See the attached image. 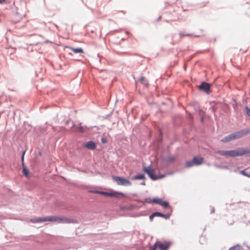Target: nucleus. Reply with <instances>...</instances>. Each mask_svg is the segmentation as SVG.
Instances as JSON below:
<instances>
[{
	"label": "nucleus",
	"instance_id": "423d86ee",
	"mask_svg": "<svg viewBox=\"0 0 250 250\" xmlns=\"http://www.w3.org/2000/svg\"><path fill=\"white\" fill-rule=\"evenodd\" d=\"M156 245L157 246V248L160 249L161 250H167L170 245L169 242H165L164 243H161L160 242H157Z\"/></svg>",
	"mask_w": 250,
	"mask_h": 250
},
{
	"label": "nucleus",
	"instance_id": "7ed1b4c3",
	"mask_svg": "<svg viewBox=\"0 0 250 250\" xmlns=\"http://www.w3.org/2000/svg\"><path fill=\"white\" fill-rule=\"evenodd\" d=\"M204 159L201 157H194L192 161H188L186 163L187 167H192L193 166H199L203 163Z\"/></svg>",
	"mask_w": 250,
	"mask_h": 250
},
{
	"label": "nucleus",
	"instance_id": "dca6fc26",
	"mask_svg": "<svg viewBox=\"0 0 250 250\" xmlns=\"http://www.w3.org/2000/svg\"><path fill=\"white\" fill-rule=\"evenodd\" d=\"M71 50L73 51L74 53H83V50L81 48H74L72 47H68Z\"/></svg>",
	"mask_w": 250,
	"mask_h": 250
},
{
	"label": "nucleus",
	"instance_id": "1a4fd4ad",
	"mask_svg": "<svg viewBox=\"0 0 250 250\" xmlns=\"http://www.w3.org/2000/svg\"><path fill=\"white\" fill-rule=\"evenodd\" d=\"M153 202H155L161 206L165 207V208H168L169 204L168 202L166 201H163L161 199L159 198H154L153 199Z\"/></svg>",
	"mask_w": 250,
	"mask_h": 250
},
{
	"label": "nucleus",
	"instance_id": "a878e982",
	"mask_svg": "<svg viewBox=\"0 0 250 250\" xmlns=\"http://www.w3.org/2000/svg\"><path fill=\"white\" fill-rule=\"evenodd\" d=\"M25 153V151H23V152L22 153V158H21L22 162H23L24 155Z\"/></svg>",
	"mask_w": 250,
	"mask_h": 250
},
{
	"label": "nucleus",
	"instance_id": "9b49d317",
	"mask_svg": "<svg viewBox=\"0 0 250 250\" xmlns=\"http://www.w3.org/2000/svg\"><path fill=\"white\" fill-rule=\"evenodd\" d=\"M199 88L205 92L208 93L209 90L210 85L208 83H203L200 85Z\"/></svg>",
	"mask_w": 250,
	"mask_h": 250
},
{
	"label": "nucleus",
	"instance_id": "7c9ffc66",
	"mask_svg": "<svg viewBox=\"0 0 250 250\" xmlns=\"http://www.w3.org/2000/svg\"><path fill=\"white\" fill-rule=\"evenodd\" d=\"M174 159L173 158H172L171 159H169V161H172Z\"/></svg>",
	"mask_w": 250,
	"mask_h": 250
},
{
	"label": "nucleus",
	"instance_id": "0eeeda50",
	"mask_svg": "<svg viewBox=\"0 0 250 250\" xmlns=\"http://www.w3.org/2000/svg\"><path fill=\"white\" fill-rule=\"evenodd\" d=\"M248 132L245 131L244 130H241L239 131L235 132L231 134L232 138L233 140L239 139L243 136L246 135Z\"/></svg>",
	"mask_w": 250,
	"mask_h": 250
},
{
	"label": "nucleus",
	"instance_id": "9d476101",
	"mask_svg": "<svg viewBox=\"0 0 250 250\" xmlns=\"http://www.w3.org/2000/svg\"><path fill=\"white\" fill-rule=\"evenodd\" d=\"M84 147L89 149H94L96 147V144L92 141H89L87 143L84 144Z\"/></svg>",
	"mask_w": 250,
	"mask_h": 250
},
{
	"label": "nucleus",
	"instance_id": "2eb2a0df",
	"mask_svg": "<svg viewBox=\"0 0 250 250\" xmlns=\"http://www.w3.org/2000/svg\"><path fill=\"white\" fill-rule=\"evenodd\" d=\"M94 192L96 193L101 194L104 196H110V197H112V192H104V191H95Z\"/></svg>",
	"mask_w": 250,
	"mask_h": 250
},
{
	"label": "nucleus",
	"instance_id": "f257e3e1",
	"mask_svg": "<svg viewBox=\"0 0 250 250\" xmlns=\"http://www.w3.org/2000/svg\"><path fill=\"white\" fill-rule=\"evenodd\" d=\"M46 221L55 222L60 224H74L77 222L76 220L72 218L55 216L38 218L35 219L33 222H42Z\"/></svg>",
	"mask_w": 250,
	"mask_h": 250
},
{
	"label": "nucleus",
	"instance_id": "f3484780",
	"mask_svg": "<svg viewBox=\"0 0 250 250\" xmlns=\"http://www.w3.org/2000/svg\"><path fill=\"white\" fill-rule=\"evenodd\" d=\"M141 83H142L143 85H144L145 86H147L148 85V83L146 80V78L142 76L140 78L139 80Z\"/></svg>",
	"mask_w": 250,
	"mask_h": 250
},
{
	"label": "nucleus",
	"instance_id": "20e7f679",
	"mask_svg": "<svg viewBox=\"0 0 250 250\" xmlns=\"http://www.w3.org/2000/svg\"><path fill=\"white\" fill-rule=\"evenodd\" d=\"M144 171L146 173L149 177L152 180H156L158 179H161L164 177L163 175H156L154 174V171L152 169L151 167H144Z\"/></svg>",
	"mask_w": 250,
	"mask_h": 250
},
{
	"label": "nucleus",
	"instance_id": "c756f323",
	"mask_svg": "<svg viewBox=\"0 0 250 250\" xmlns=\"http://www.w3.org/2000/svg\"><path fill=\"white\" fill-rule=\"evenodd\" d=\"M102 142H103V143H105V141H104L103 139H102Z\"/></svg>",
	"mask_w": 250,
	"mask_h": 250
},
{
	"label": "nucleus",
	"instance_id": "f8f14e48",
	"mask_svg": "<svg viewBox=\"0 0 250 250\" xmlns=\"http://www.w3.org/2000/svg\"><path fill=\"white\" fill-rule=\"evenodd\" d=\"M112 197L122 198L125 197V194L120 192L113 191L112 192Z\"/></svg>",
	"mask_w": 250,
	"mask_h": 250
},
{
	"label": "nucleus",
	"instance_id": "5701e85b",
	"mask_svg": "<svg viewBox=\"0 0 250 250\" xmlns=\"http://www.w3.org/2000/svg\"><path fill=\"white\" fill-rule=\"evenodd\" d=\"M157 248V246L156 245V243L154 245L153 247H152L149 250H155Z\"/></svg>",
	"mask_w": 250,
	"mask_h": 250
},
{
	"label": "nucleus",
	"instance_id": "6e6552de",
	"mask_svg": "<svg viewBox=\"0 0 250 250\" xmlns=\"http://www.w3.org/2000/svg\"><path fill=\"white\" fill-rule=\"evenodd\" d=\"M73 129L74 131L81 133H83L86 130V127L85 126H82L81 124L78 125H74L73 126Z\"/></svg>",
	"mask_w": 250,
	"mask_h": 250
},
{
	"label": "nucleus",
	"instance_id": "a211bd4d",
	"mask_svg": "<svg viewBox=\"0 0 250 250\" xmlns=\"http://www.w3.org/2000/svg\"><path fill=\"white\" fill-rule=\"evenodd\" d=\"M145 178V175L144 174H138L132 178L133 180H141Z\"/></svg>",
	"mask_w": 250,
	"mask_h": 250
},
{
	"label": "nucleus",
	"instance_id": "aec40b11",
	"mask_svg": "<svg viewBox=\"0 0 250 250\" xmlns=\"http://www.w3.org/2000/svg\"><path fill=\"white\" fill-rule=\"evenodd\" d=\"M154 215H155V216H159V217L164 216V214L160 213V212H156L154 213Z\"/></svg>",
	"mask_w": 250,
	"mask_h": 250
},
{
	"label": "nucleus",
	"instance_id": "c85d7f7f",
	"mask_svg": "<svg viewBox=\"0 0 250 250\" xmlns=\"http://www.w3.org/2000/svg\"><path fill=\"white\" fill-rule=\"evenodd\" d=\"M201 121H202V122H203V117H202V118H201Z\"/></svg>",
	"mask_w": 250,
	"mask_h": 250
},
{
	"label": "nucleus",
	"instance_id": "4468645a",
	"mask_svg": "<svg viewBox=\"0 0 250 250\" xmlns=\"http://www.w3.org/2000/svg\"><path fill=\"white\" fill-rule=\"evenodd\" d=\"M22 167H23V169H22V173H23V174L26 176V177L28 178L29 177V170L27 169V168H26V167H25L24 166V164H23V163H22Z\"/></svg>",
	"mask_w": 250,
	"mask_h": 250
},
{
	"label": "nucleus",
	"instance_id": "6ab92c4d",
	"mask_svg": "<svg viewBox=\"0 0 250 250\" xmlns=\"http://www.w3.org/2000/svg\"><path fill=\"white\" fill-rule=\"evenodd\" d=\"M241 247L239 245H236L233 247H232L229 249V250H240Z\"/></svg>",
	"mask_w": 250,
	"mask_h": 250
},
{
	"label": "nucleus",
	"instance_id": "b1692460",
	"mask_svg": "<svg viewBox=\"0 0 250 250\" xmlns=\"http://www.w3.org/2000/svg\"><path fill=\"white\" fill-rule=\"evenodd\" d=\"M154 217H155V215H154V213H153V214H152L151 215H150V217H149V219H150V220L151 221H152Z\"/></svg>",
	"mask_w": 250,
	"mask_h": 250
},
{
	"label": "nucleus",
	"instance_id": "4be33fe9",
	"mask_svg": "<svg viewBox=\"0 0 250 250\" xmlns=\"http://www.w3.org/2000/svg\"><path fill=\"white\" fill-rule=\"evenodd\" d=\"M247 114L250 116V109L248 107H246Z\"/></svg>",
	"mask_w": 250,
	"mask_h": 250
},
{
	"label": "nucleus",
	"instance_id": "cd10ccee",
	"mask_svg": "<svg viewBox=\"0 0 250 250\" xmlns=\"http://www.w3.org/2000/svg\"><path fill=\"white\" fill-rule=\"evenodd\" d=\"M6 0H0V3H3Z\"/></svg>",
	"mask_w": 250,
	"mask_h": 250
},
{
	"label": "nucleus",
	"instance_id": "bb28decb",
	"mask_svg": "<svg viewBox=\"0 0 250 250\" xmlns=\"http://www.w3.org/2000/svg\"><path fill=\"white\" fill-rule=\"evenodd\" d=\"M180 36H190V35H191L190 34L183 35V34H181V33H180Z\"/></svg>",
	"mask_w": 250,
	"mask_h": 250
},
{
	"label": "nucleus",
	"instance_id": "39448f33",
	"mask_svg": "<svg viewBox=\"0 0 250 250\" xmlns=\"http://www.w3.org/2000/svg\"><path fill=\"white\" fill-rule=\"evenodd\" d=\"M113 179L114 181H115L118 185L121 186H130L131 185V182L124 178L118 177V176H113Z\"/></svg>",
	"mask_w": 250,
	"mask_h": 250
},
{
	"label": "nucleus",
	"instance_id": "f03ea898",
	"mask_svg": "<svg viewBox=\"0 0 250 250\" xmlns=\"http://www.w3.org/2000/svg\"><path fill=\"white\" fill-rule=\"evenodd\" d=\"M217 153L222 156L226 157H235L248 155L250 156V149L243 147L238 148L232 150H219Z\"/></svg>",
	"mask_w": 250,
	"mask_h": 250
},
{
	"label": "nucleus",
	"instance_id": "ddd939ff",
	"mask_svg": "<svg viewBox=\"0 0 250 250\" xmlns=\"http://www.w3.org/2000/svg\"><path fill=\"white\" fill-rule=\"evenodd\" d=\"M232 140H233V139H232V136H231V134H230L229 136H226V137L223 138L221 140V141L222 142H223V143H227V142H230V141H232Z\"/></svg>",
	"mask_w": 250,
	"mask_h": 250
},
{
	"label": "nucleus",
	"instance_id": "393cba45",
	"mask_svg": "<svg viewBox=\"0 0 250 250\" xmlns=\"http://www.w3.org/2000/svg\"><path fill=\"white\" fill-rule=\"evenodd\" d=\"M162 217H164L166 219H167L169 217V215L168 214H164V216H162Z\"/></svg>",
	"mask_w": 250,
	"mask_h": 250
},
{
	"label": "nucleus",
	"instance_id": "412c9836",
	"mask_svg": "<svg viewBox=\"0 0 250 250\" xmlns=\"http://www.w3.org/2000/svg\"><path fill=\"white\" fill-rule=\"evenodd\" d=\"M241 173H242L243 175L248 177H250V173H246L245 171H241Z\"/></svg>",
	"mask_w": 250,
	"mask_h": 250
}]
</instances>
